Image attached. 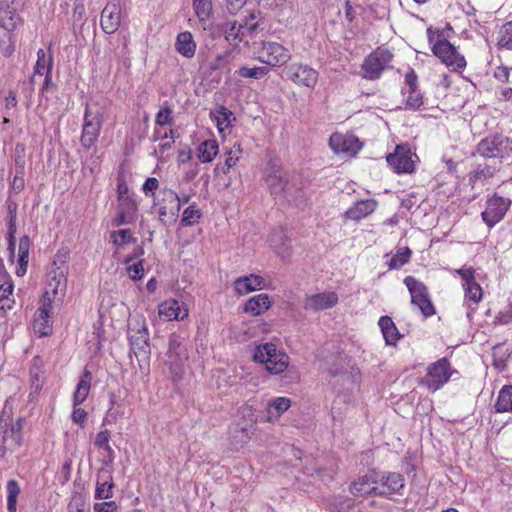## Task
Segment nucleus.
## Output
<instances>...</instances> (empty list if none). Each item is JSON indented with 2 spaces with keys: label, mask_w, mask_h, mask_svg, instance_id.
Returning a JSON list of instances; mask_svg holds the SVG:
<instances>
[{
  "label": "nucleus",
  "mask_w": 512,
  "mask_h": 512,
  "mask_svg": "<svg viewBox=\"0 0 512 512\" xmlns=\"http://www.w3.org/2000/svg\"><path fill=\"white\" fill-rule=\"evenodd\" d=\"M499 45L507 49H512V21L503 26V33L499 40Z\"/></svg>",
  "instance_id": "603ef678"
},
{
  "label": "nucleus",
  "mask_w": 512,
  "mask_h": 512,
  "mask_svg": "<svg viewBox=\"0 0 512 512\" xmlns=\"http://www.w3.org/2000/svg\"><path fill=\"white\" fill-rule=\"evenodd\" d=\"M171 114H172V110L169 107H165V108L161 109L156 115V118H155L156 124L159 126L171 125L173 122Z\"/></svg>",
  "instance_id": "6e6d98bb"
},
{
  "label": "nucleus",
  "mask_w": 512,
  "mask_h": 512,
  "mask_svg": "<svg viewBox=\"0 0 512 512\" xmlns=\"http://www.w3.org/2000/svg\"><path fill=\"white\" fill-rule=\"evenodd\" d=\"M109 440H110V431L106 429V430L100 431L96 435L94 443L98 448H102L103 446H106V444L109 443Z\"/></svg>",
  "instance_id": "0e129e2a"
},
{
  "label": "nucleus",
  "mask_w": 512,
  "mask_h": 512,
  "mask_svg": "<svg viewBox=\"0 0 512 512\" xmlns=\"http://www.w3.org/2000/svg\"><path fill=\"white\" fill-rule=\"evenodd\" d=\"M412 304L416 305L420 309L424 317H430L435 314V308L429 299L428 294L417 299L415 302H412Z\"/></svg>",
  "instance_id": "49530a36"
},
{
  "label": "nucleus",
  "mask_w": 512,
  "mask_h": 512,
  "mask_svg": "<svg viewBox=\"0 0 512 512\" xmlns=\"http://www.w3.org/2000/svg\"><path fill=\"white\" fill-rule=\"evenodd\" d=\"M223 31L225 33V38L233 45H237L238 43L244 41V33L239 27L237 21H226L223 24Z\"/></svg>",
  "instance_id": "2f4dec72"
},
{
  "label": "nucleus",
  "mask_w": 512,
  "mask_h": 512,
  "mask_svg": "<svg viewBox=\"0 0 512 512\" xmlns=\"http://www.w3.org/2000/svg\"><path fill=\"white\" fill-rule=\"evenodd\" d=\"M349 360L346 356L334 357L333 363L328 367V373L331 376H338L347 372Z\"/></svg>",
  "instance_id": "a19ab883"
},
{
  "label": "nucleus",
  "mask_w": 512,
  "mask_h": 512,
  "mask_svg": "<svg viewBox=\"0 0 512 512\" xmlns=\"http://www.w3.org/2000/svg\"><path fill=\"white\" fill-rule=\"evenodd\" d=\"M379 326L382 330L385 342L388 345H394L399 339V332L389 316H382L379 319Z\"/></svg>",
  "instance_id": "c756f323"
},
{
  "label": "nucleus",
  "mask_w": 512,
  "mask_h": 512,
  "mask_svg": "<svg viewBox=\"0 0 512 512\" xmlns=\"http://www.w3.org/2000/svg\"><path fill=\"white\" fill-rule=\"evenodd\" d=\"M404 283L410 292L411 302H415L417 299L424 297L426 294H428L427 287L422 282L416 280L412 276H407L404 279Z\"/></svg>",
  "instance_id": "c9c22d12"
},
{
  "label": "nucleus",
  "mask_w": 512,
  "mask_h": 512,
  "mask_svg": "<svg viewBox=\"0 0 512 512\" xmlns=\"http://www.w3.org/2000/svg\"><path fill=\"white\" fill-rule=\"evenodd\" d=\"M159 315L168 321L183 320L188 316V309L184 307L183 303L170 299L159 306Z\"/></svg>",
  "instance_id": "5701e85b"
},
{
  "label": "nucleus",
  "mask_w": 512,
  "mask_h": 512,
  "mask_svg": "<svg viewBox=\"0 0 512 512\" xmlns=\"http://www.w3.org/2000/svg\"><path fill=\"white\" fill-rule=\"evenodd\" d=\"M495 171V167H491L489 165H479L476 170L470 173V182H472L474 185L478 180L482 181L491 178L495 174Z\"/></svg>",
  "instance_id": "37998d69"
},
{
  "label": "nucleus",
  "mask_w": 512,
  "mask_h": 512,
  "mask_svg": "<svg viewBox=\"0 0 512 512\" xmlns=\"http://www.w3.org/2000/svg\"><path fill=\"white\" fill-rule=\"evenodd\" d=\"M268 72H269V69L267 66H260V67H253V68L241 67L237 71V74L243 78L261 79L264 76H266L268 74Z\"/></svg>",
  "instance_id": "79ce46f5"
},
{
  "label": "nucleus",
  "mask_w": 512,
  "mask_h": 512,
  "mask_svg": "<svg viewBox=\"0 0 512 512\" xmlns=\"http://www.w3.org/2000/svg\"><path fill=\"white\" fill-rule=\"evenodd\" d=\"M67 266L65 265V260L61 261L60 265H57V262L54 261L52 264V269L48 273V289L46 291L49 292V295H53V299L64 296L66 288H67Z\"/></svg>",
  "instance_id": "ddd939ff"
},
{
  "label": "nucleus",
  "mask_w": 512,
  "mask_h": 512,
  "mask_svg": "<svg viewBox=\"0 0 512 512\" xmlns=\"http://www.w3.org/2000/svg\"><path fill=\"white\" fill-rule=\"evenodd\" d=\"M29 247L30 240L27 236H24L20 239L19 242V259H18V268L17 275L23 276L27 271L28 260H29Z\"/></svg>",
  "instance_id": "7c9ffc66"
},
{
  "label": "nucleus",
  "mask_w": 512,
  "mask_h": 512,
  "mask_svg": "<svg viewBox=\"0 0 512 512\" xmlns=\"http://www.w3.org/2000/svg\"><path fill=\"white\" fill-rule=\"evenodd\" d=\"M189 359L186 340L177 334H172L168 341L165 366L173 381H178L184 374V367Z\"/></svg>",
  "instance_id": "f03ea898"
},
{
  "label": "nucleus",
  "mask_w": 512,
  "mask_h": 512,
  "mask_svg": "<svg viewBox=\"0 0 512 512\" xmlns=\"http://www.w3.org/2000/svg\"><path fill=\"white\" fill-rule=\"evenodd\" d=\"M87 417V413L84 409L74 406L72 412V420L74 423L82 425Z\"/></svg>",
  "instance_id": "338daca9"
},
{
  "label": "nucleus",
  "mask_w": 512,
  "mask_h": 512,
  "mask_svg": "<svg viewBox=\"0 0 512 512\" xmlns=\"http://www.w3.org/2000/svg\"><path fill=\"white\" fill-rule=\"evenodd\" d=\"M42 364H43V362L40 357H35L33 359V364L30 369V379L41 380L40 376L42 374V371H41Z\"/></svg>",
  "instance_id": "052dcab7"
},
{
  "label": "nucleus",
  "mask_w": 512,
  "mask_h": 512,
  "mask_svg": "<svg viewBox=\"0 0 512 512\" xmlns=\"http://www.w3.org/2000/svg\"><path fill=\"white\" fill-rule=\"evenodd\" d=\"M392 58L393 55L390 51L381 48L376 49L366 57L362 64L363 77L368 80L378 79Z\"/></svg>",
  "instance_id": "1a4fd4ad"
},
{
  "label": "nucleus",
  "mask_w": 512,
  "mask_h": 512,
  "mask_svg": "<svg viewBox=\"0 0 512 512\" xmlns=\"http://www.w3.org/2000/svg\"><path fill=\"white\" fill-rule=\"evenodd\" d=\"M114 485L111 482L104 481L98 483L95 491V497L98 499H109L112 497V489Z\"/></svg>",
  "instance_id": "3c124183"
},
{
  "label": "nucleus",
  "mask_w": 512,
  "mask_h": 512,
  "mask_svg": "<svg viewBox=\"0 0 512 512\" xmlns=\"http://www.w3.org/2000/svg\"><path fill=\"white\" fill-rule=\"evenodd\" d=\"M253 358L265 364L266 370L272 374H281L289 365V356L277 350L273 343H264L254 349Z\"/></svg>",
  "instance_id": "7ed1b4c3"
},
{
  "label": "nucleus",
  "mask_w": 512,
  "mask_h": 512,
  "mask_svg": "<svg viewBox=\"0 0 512 512\" xmlns=\"http://www.w3.org/2000/svg\"><path fill=\"white\" fill-rule=\"evenodd\" d=\"M271 306L270 297L267 294H258L251 297L244 306V311L253 316H258L267 311Z\"/></svg>",
  "instance_id": "bb28decb"
},
{
  "label": "nucleus",
  "mask_w": 512,
  "mask_h": 512,
  "mask_svg": "<svg viewBox=\"0 0 512 512\" xmlns=\"http://www.w3.org/2000/svg\"><path fill=\"white\" fill-rule=\"evenodd\" d=\"M411 250L408 247L400 248L389 262L390 269H397L406 264L411 257Z\"/></svg>",
  "instance_id": "ea45409f"
},
{
  "label": "nucleus",
  "mask_w": 512,
  "mask_h": 512,
  "mask_svg": "<svg viewBox=\"0 0 512 512\" xmlns=\"http://www.w3.org/2000/svg\"><path fill=\"white\" fill-rule=\"evenodd\" d=\"M235 119L233 117V113L224 106H220L215 115V120L217 122V126L219 131H223L225 128L229 127L231 124V119Z\"/></svg>",
  "instance_id": "58836bf2"
},
{
  "label": "nucleus",
  "mask_w": 512,
  "mask_h": 512,
  "mask_svg": "<svg viewBox=\"0 0 512 512\" xmlns=\"http://www.w3.org/2000/svg\"><path fill=\"white\" fill-rule=\"evenodd\" d=\"M48 67V58L46 59V53L43 49H39L37 51V61L34 66V74L42 75L44 74V70L47 71Z\"/></svg>",
  "instance_id": "5fc2aeb1"
},
{
  "label": "nucleus",
  "mask_w": 512,
  "mask_h": 512,
  "mask_svg": "<svg viewBox=\"0 0 512 512\" xmlns=\"http://www.w3.org/2000/svg\"><path fill=\"white\" fill-rule=\"evenodd\" d=\"M102 113L99 110L93 111L88 105L84 112V121L80 143L83 148L90 149L98 140L102 128Z\"/></svg>",
  "instance_id": "0eeeda50"
},
{
  "label": "nucleus",
  "mask_w": 512,
  "mask_h": 512,
  "mask_svg": "<svg viewBox=\"0 0 512 512\" xmlns=\"http://www.w3.org/2000/svg\"><path fill=\"white\" fill-rule=\"evenodd\" d=\"M258 58L269 66H282L290 60L291 54L286 47L277 42L264 41Z\"/></svg>",
  "instance_id": "9b49d317"
},
{
  "label": "nucleus",
  "mask_w": 512,
  "mask_h": 512,
  "mask_svg": "<svg viewBox=\"0 0 512 512\" xmlns=\"http://www.w3.org/2000/svg\"><path fill=\"white\" fill-rule=\"evenodd\" d=\"M117 508V505L114 501L101 502L94 504L95 512H114Z\"/></svg>",
  "instance_id": "e2e57ef3"
},
{
  "label": "nucleus",
  "mask_w": 512,
  "mask_h": 512,
  "mask_svg": "<svg viewBox=\"0 0 512 512\" xmlns=\"http://www.w3.org/2000/svg\"><path fill=\"white\" fill-rule=\"evenodd\" d=\"M121 7L118 3H108L101 13V27L107 34L114 33L120 26Z\"/></svg>",
  "instance_id": "aec40b11"
},
{
  "label": "nucleus",
  "mask_w": 512,
  "mask_h": 512,
  "mask_svg": "<svg viewBox=\"0 0 512 512\" xmlns=\"http://www.w3.org/2000/svg\"><path fill=\"white\" fill-rule=\"evenodd\" d=\"M230 53L226 52L222 55H218L215 60L211 63V69L218 70L224 68L230 61Z\"/></svg>",
  "instance_id": "bf43d9fd"
},
{
  "label": "nucleus",
  "mask_w": 512,
  "mask_h": 512,
  "mask_svg": "<svg viewBox=\"0 0 512 512\" xmlns=\"http://www.w3.org/2000/svg\"><path fill=\"white\" fill-rule=\"evenodd\" d=\"M405 83L409 86L411 94L416 93L417 89V75L413 69H410L405 75Z\"/></svg>",
  "instance_id": "680f3d73"
},
{
  "label": "nucleus",
  "mask_w": 512,
  "mask_h": 512,
  "mask_svg": "<svg viewBox=\"0 0 512 512\" xmlns=\"http://www.w3.org/2000/svg\"><path fill=\"white\" fill-rule=\"evenodd\" d=\"M162 203H159V218L162 222L174 221L180 211V197L172 190L162 191Z\"/></svg>",
  "instance_id": "dca6fc26"
},
{
  "label": "nucleus",
  "mask_w": 512,
  "mask_h": 512,
  "mask_svg": "<svg viewBox=\"0 0 512 512\" xmlns=\"http://www.w3.org/2000/svg\"><path fill=\"white\" fill-rule=\"evenodd\" d=\"M24 418L19 417L13 422L9 416L0 417V455L16 450L22 443Z\"/></svg>",
  "instance_id": "20e7f679"
},
{
  "label": "nucleus",
  "mask_w": 512,
  "mask_h": 512,
  "mask_svg": "<svg viewBox=\"0 0 512 512\" xmlns=\"http://www.w3.org/2000/svg\"><path fill=\"white\" fill-rule=\"evenodd\" d=\"M92 374L87 369L84 370L80 381L77 384L76 391L74 393L73 402L74 406H78L83 403L89 395L91 387Z\"/></svg>",
  "instance_id": "c85d7f7f"
},
{
  "label": "nucleus",
  "mask_w": 512,
  "mask_h": 512,
  "mask_svg": "<svg viewBox=\"0 0 512 512\" xmlns=\"http://www.w3.org/2000/svg\"><path fill=\"white\" fill-rule=\"evenodd\" d=\"M291 406V400L286 397H277L268 403L267 411L269 420L272 417L278 418Z\"/></svg>",
  "instance_id": "f704fd0d"
},
{
  "label": "nucleus",
  "mask_w": 512,
  "mask_h": 512,
  "mask_svg": "<svg viewBox=\"0 0 512 512\" xmlns=\"http://www.w3.org/2000/svg\"><path fill=\"white\" fill-rule=\"evenodd\" d=\"M338 302V296L335 292H323L308 296L304 303L306 310H325L332 308Z\"/></svg>",
  "instance_id": "4be33fe9"
},
{
  "label": "nucleus",
  "mask_w": 512,
  "mask_h": 512,
  "mask_svg": "<svg viewBox=\"0 0 512 512\" xmlns=\"http://www.w3.org/2000/svg\"><path fill=\"white\" fill-rule=\"evenodd\" d=\"M477 152L485 158H505L512 153V146L508 138L494 135L482 139L477 146Z\"/></svg>",
  "instance_id": "6e6552de"
},
{
  "label": "nucleus",
  "mask_w": 512,
  "mask_h": 512,
  "mask_svg": "<svg viewBox=\"0 0 512 512\" xmlns=\"http://www.w3.org/2000/svg\"><path fill=\"white\" fill-rule=\"evenodd\" d=\"M378 482L381 483L382 490L378 491L379 495H386L398 492L404 487V478L399 473H388L378 477Z\"/></svg>",
  "instance_id": "a878e982"
},
{
  "label": "nucleus",
  "mask_w": 512,
  "mask_h": 512,
  "mask_svg": "<svg viewBox=\"0 0 512 512\" xmlns=\"http://www.w3.org/2000/svg\"><path fill=\"white\" fill-rule=\"evenodd\" d=\"M329 145L337 153L355 155L361 149V143L354 135L334 133L330 136Z\"/></svg>",
  "instance_id": "f3484780"
},
{
  "label": "nucleus",
  "mask_w": 512,
  "mask_h": 512,
  "mask_svg": "<svg viewBox=\"0 0 512 512\" xmlns=\"http://www.w3.org/2000/svg\"><path fill=\"white\" fill-rule=\"evenodd\" d=\"M14 162L17 174L24 175L25 169V147L23 144H16L14 149Z\"/></svg>",
  "instance_id": "c03bdc74"
},
{
  "label": "nucleus",
  "mask_w": 512,
  "mask_h": 512,
  "mask_svg": "<svg viewBox=\"0 0 512 512\" xmlns=\"http://www.w3.org/2000/svg\"><path fill=\"white\" fill-rule=\"evenodd\" d=\"M465 287V296L468 300L478 303L482 298V289L480 285L474 281Z\"/></svg>",
  "instance_id": "de8ad7c7"
},
{
  "label": "nucleus",
  "mask_w": 512,
  "mask_h": 512,
  "mask_svg": "<svg viewBox=\"0 0 512 512\" xmlns=\"http://www.w3.org/2000/svg\"><path fill=\"white\" fill-rule=\"evenodd\" d=\"M509 75H510V70H509V68H507L505 66H498L494 72V77L500 82H508Z\"/></svg>",
  "instance_id": "69168bd1"
},
{
  "label": "nucleus",
  "mask_w": 512,
  "mask_h": 512,
  "mask_svg": "<svg viewBox=\"0 0 512 512\" xmlns=\"http://www.w3.org/2000/svg\"><path fill=\"white\" fill-rule=\"evenodd\" d=\"M200 216V211L194 205H191L184 210L182 222L187 226H191L198 221Z\"/></svg>",
  "instance_id": "8fccbe9b"
},
{
  "label": "nucleus",
  "mask_w": 512,
  "mask_h": 512,
  "mask_svg": "<svg viewBox=\"0 0 512 512\" xmlns=\"http://www.w3.org/2000/svg\"><path fill=\"white\" fill-rule=\"evenodd\" d=\"M111 239L113 243L117 246H122L130 242H135V239L131 236V232L129 229H121L112 232Z\"/></svg>",
  "instance_id": "a18cd8bd"
},
{
  "label": "nucleus",
  "mask_w": 512,
  "mask_h": 512,
  "mask_svg": "<svg viewBox=\"0 0 512 512\" xmlns=\"http://www.w3.org/2000/svg\"><path fill=\"white\" fill-rule=\"evenodd\" d=\"M245 418L243 422H237L230 427V439L235 447L242 446L246 443L254 429L255 419L250 409L245 408L241 411Z\"/></svg>",
  "instance_id": "f8f14e48"
},
{
  "label": "nucleus",
  "mask_w": 512,
  "mask_h": 512,
  "mask_svg": "<svg viewBox=\"0 0 512 512\" xmlns=\"http://www.w3.org/2000/svg\"><path fill=\"white\" fill-rule=\"evenodd\" d=\"M128 335L134 353H150L149 333L145 321L141 318H131L128 322Z\"/></svg>",
  "instance_id": "9d476101"
},
{
  "label": "nucleus",
  "mask_w": 512,
  "mask_h": 512,
  "mask_svg": "<svg viewBox=\"0 0 512 512\" xmlns=\"http://www.w3.org/2000/svg\"><path fill=\"white\" fill-rule=\"evenodd\" d=\"M264 279L261 276L250 274L239 277L234 281V289L238 295H245L257 289H261Z\"/></svg>",
  "instance_id": "b1692460"
},
{
  "label": "nucleus",
  "mask_w": 512,
  "mask_h": 512,
  "mask_svg": "<svg viewBox=\"0 0 512 512\" xmlns=\"http://www.w3.org/2000/svg\"><path fill=\"white\" fill-rule=\"evenodd\" d=\"M352 505L351 499L346 497L335 498L331 504L333 512H348Z\"/></svg>",
  "instance_id": "864d4df0"
},
{
  "label": "nucleus",
  "mask_w": 512,
  "mask_h": 512,
  "mask_svg": "<svg viewBox=\"0 0 512 512\" xmlns=\"http://www.w3.org/2000/svg\"><path fill=\"white\" fill-rule=\"evenodd\" d=\"M387 163L397 173H410L414 170L412 154L403 146H397L395 152L387 156Z\"/></svg>",
  "instance_id": "a211bd4d"
},
{
  "label": "nucleus",
  "mask_w": 512,
  "mask_h": 512,
  "mask_svg": "<svg viewBox=\"0 0 512 512\" xmlns=\"http://www.w3.org/2000/svg\"><path fill=\"white\" fill-rule=\"evenodd\" d=\"M451 374L450 362L444 357L428 366L427 374L419 384L434 392L449 381Z\"/></svg>",
  "instance_id": "39448f33"
},
{
  "label": "nucleus",
  "mask_w": 512,
  "mask_h": 512,
  "mask_svg": "<svg viewBox=\"0 0 512 512\" xmlns=\"http://www.w3.org/2000/svg\"><path fill=\"white\" fill-rule=\"evenodd\" d=\"M510 204V199H505L496 194L493 195L488 199L486 209L482 212L483 221L489 227H493L505 216Z\"/></svg>",
  "instance_id": "4468645a"
},
{
  "label": "nucleus",
  "mask_w": 512,
  "mask_h": 512,
  "mask_svg": "<svg viewBox=\"0 0 512 512\" xmlns=\"http://www.w3.org/2000/svg\"><path fill=\"white\" fill-rule=\"evenodd\" d=\"M376 207L377 202L373 199L361 200L356 202L345 212V217L347 219L359 221L374 212Z\"/></svg>",
  "instance_id": "393cba45"
},
{
  "label": "nucleus",
  "mask_w": 512,
  "mask_h": 512,
  "mask_svg": "<svg viewBox=\"0 0 512 512\" xmlns=\"http://www.w3.org/2000/svg\"><path fill=\"white\" fill-rule=\"evenodd\" d=\"M53 299L49 297V292L45 291L43 296V303L40 308L36 311L34 319V331L39 336H47L51 331V325L49 321V313L51 308V302Z\"/></svg>",
  "instance_id": "6ab92c4d"
},
{
  "label": "nucleus",
  "mask_w": 512,
  "mask_h": 512,
  "mask_svg": "<svg viewBox=\"0 0 512 512\" xmlns=\"http://www.w3.org/2000/svg\"><path fill=\"white\" fill-rule=\"evenodd\" d=\"M144 260H139L137 263L127 267V273L132 280H140L144 275Z\"/></svg>",
  "instance_id": "4d7b16f0"
},
{
  "label": "nucleus",
  "mask_w": 512,
  "mask_h": 512,
  "mask_svg": "<svg viewBox=\"0 0 512 512\" xmlns=\"http://www.w3.org/2000/svg\"><path fill=\"white\" fill-rule=\"evenodd\" d=\"M266 183L272 195L283 194L285 197L293 196L292 186L289 185L287 173L276 160H270L266 170Z\"/></svg>",
  "instance_id": "423d86ee"
},
{
  "label": "nucleus",
  "mask_w": 512,
  "mask_h": 512,
  "mask_svg": "<svg viewBox=\"0 0 512 512\" xmlns=\"http://www.w3.org/2000/svg\"><path fill=\"white\" fill-rule=\"evenodd\" d=\"M496 412L512 411V386H504L495 404Z\"/></svg>",
  "instance_id": "e433bc0d"
},
{
  "label": "nucleus",
  "mask_w": 512,
  "mask_h": 512,
  "mask_svg": "<svg viewBox=\"0 0 512 512\" xmlns=\"http://www.w3.org/2000/svg\"><path fill=\"white\" fill-rule=\"evenodd\" d=\"M379 473L372 472L371 474H366L360 476L356 481H354L350 486V492L354 496H366L369 494H378V487L375 484L378 483Z\"/></svg>",
  "instance_id": "412c9836"
},
{
  "label": "nucleus",
  "mask_w": 512,
  "mask_h": 512,
  "mask_svg": "<svg viewBox=\"0 0 512 512\" xmlns=\"http://www.w3.org/2000/svg\"><path fill=\"white\" fill-rule=\"evenodd\" d=\"M17 106L16 94L10 90L4 99V111L6 115H10V111Z\"/></svg>",
  "instance_id": "13d9d810"
},
{
  "label": "nucleus",
  "mask_w": 512,
  "mask_h": 512,
  "mask_svg": "<svg viewBox=\"0 0 512 512\" xmlns=\"http://www.w3.org/2000/svg\"><path fill=\"white\" fill-rule=\"evenodd\" d=\"M7 509L8 512L17 511V497L20 493V487L16 480H9L7 482Z\"/></svg>",
  "instance_id": "4c0bfd02"
},
{
  "label": "nucleus",
  "mask_w": 512,
  "mask_h": 512,
  "mask_svg": "<svg viewBox=\"0 0 512 512\" xmlns=\"http://www.w3.org/2000/svg\"><path fill=\"white\" fill-rule=\"evenodd\" d=\"M218 153V144L215 140H206L198 147V159L203 163L211 162Z\"/></svg>",
  "instance_id": "473e14b6"
},
{
  "label": "nucleus",
  "mask_w": 512,
  "mask_h": 512,
  "mask_svg": "<svg viewBox=\"0 0 512 512\" xmlns=\"http://www.w3.org/2000/svg\"><path fill=\"white\" fill-rule=\"evenodd\" d=\"M288 78L295 84L313 88L317 82L319 73L317 70L305 64L294 63L287 69Z\"/></svg>",
  "instance_id": "2eb2a0df"
},
{
  "label": "nucleus",
  "mask_w": 512,
  "mask_h": 512,
  "mask_svg": "<svg viewBox=\"0 0 512 512\" xmlns=\"http://www.w3.org/2000/svg\"><path fill=\"white\" fill-rule=\"evenodd\" d=\"M12 291L13 286L10 283L0 286V309H11L9 296L12 294Z\"/></svg>",
  "instance_id": "09e8293b"
},
{
  "label": "nucleus",
  "mask_w": 512,
  "mask_h": 512,
  "mask_svg": "<svg viewBox=\"0 0 512 512\" xmlns=\"http://www.w3.org/2000/svg\"><path fill=\"white\" fill-rule=\"evenodd\" d=\"M176 51L186 58H192L196 52V43L190 32H181L175 43Z\"/></svg>",
  "instance_id": "cd10ccee"
},
{
  "label": "nucleus",
  "mask_w": 512,
  "mask_h": 512,
  "mask_svg": "<svg viewBox=\"0 0 512 512\" xmlns=\"http://www.w3.org/2000/svg\"><path fill=\"white\" fill-rule=\"evenodd\" d=\"M193 9L198 20L204 24L213 14L212 0H193Z\"/></svg>",
  "instance_id": "72a5a7b5"
},
{
  "label": "nucleus",
  "mask_w": 512,
  "mask_h": 512,
  "mask_svg": "<svg viewBox=\"0 0 512 512\" xmlns=\"http://www.w3.org/2000/svg\"><path fill=\"white\" fill-rule=\"evenodd\" d=\"M84 506L81 498H73L68 505V512H84Z\"/></svg>",
  "instance_id": "774afa93"
},
{
  "label": "nucleus",
  "mask_w": 512,
  "mask_h": 512,
  "mask_svg": "<svg viewBox=\"0 0 512 512\" xmlns=\"http://www.w3.org/2000/svg\"><path fill=\"white\" fill-rule=\"evenodd\" d=\"M429 43L432 44V51L446 66L453 71H460L466 66L464 56L460 55L456 48L443 37L440 30L427 29Z\"/></svg>",
  "instance_id": "f257e3e1"
}]
</instances>
